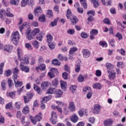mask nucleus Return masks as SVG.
I'll use <instances>...</instances> for the list:
<instances>
[{
    "label": "nucleus",
    "instance_id": "nucleus-1",
    "mask_svg": "<svg viewBox=\"0 0 126 126\" xmlns=\"http://www.w3.org/2000/svg\"><path fill=\"white\" fill-rule=\"evenodd\" d=\"M11 37L13 43L15 44V45H17L18 41L19 40V32H13Z\"/></svg>",
    "mask_w": 126,
    "mask_h": 126
},
{
    "label": "nucleus",
    "instance_id": "nucleus-2",
    "mask_svg": "<svg viewBox=\"0 0 126 126\" xmlns=\"http://www.w3.org/2000/svg\"><path fill=\"white\" fill-rule=\"evenodd\" d=\"M34 94L31 93H29L26 94V95L23 96L24 101L25 104L29 103L31 101L32 98H33Z\"/></svg>",
    "mask_w": 126,
    "mask_h": 126
},
{
    "label": "nucleus",
    "instance_id": "nucleus-3",
    "mask_svg": "<svg viewBox=\"0 0 126 126\" xmlns=\"http://www.w3.org/2000/svg\"><path fill=\"white\" fill-rule=\"evenodd\" d=\"M13 77L14 78V83L15 84V87L16 88L21 87L23 84V83L18 81V74H14L13 75Z\"/></svg>",
    "mask_w": 126,
    "mask_h": 126
},
{
    "label": "nucleus",
    "instance_id": "nucleus-4",
    "mask_svg": "<svg viewBox=\"0 0 126 126\" xmlns=\"http://www.w3.org/2000/svg\"><path fill=\"white\" fill-rule=\"evenodd\" d=\"M26 38L29 40V41H31V40H33V39H34L35 35L32 33V31H31L30 29H28L26 30Z\"/></svg>",
    "mask_w": 126,
    "mask_h": 126
},
{
    "label": "nucleus",
    "instance_id": "nucleus-5",
    "mask_svg": "<svg viewBox=\"0 0 126 126\" xmlns=\"http://www.w3.org/2000/svg\"><path fill=\"white\" fill-rule=\"evenodd\" d=\"M42 120V113L40 112L38 115L35 116L33 119H31V121L33 125H36L37 122H40Z\"/></svg>",
    "mask_w": 126,
    "mask_h": 126
},
{
    "label": "nucleus",
    "instance_id": "nucleus-6",
    "mask_svg": "<svg viewBox=\"0 0 126 126\" xmlns=\"http://www.w3.org/2000/svg\"><path fill=\"white\" fill-rule=\"evenodd\" d=\"M87 14L89 15V17L88 18V20L89 22H91V21H94V15H95V11L94 10H91L88 11L87 13Z\"/></svg>",
    "mask_w": 126,
    "mask_h": 126
},
{
    "label": "nucleus",
    "instance_id": "nucleus-7",
    "mask_svg": "<svg viewBox=\"0 0 126 126\" xmlns=\"http://www.w3.org/2000/svg\"><path fill=\"white\" fill-rule=\"evenodd\" d=\"M17 118L21 120V123L22 124H23V125H24V124H25V116H22V113H21V111L17 112Z\"/></svg>",
    "mask_w": 126,
    "mask_h": 126
},
{
    "label": "nucleus",
    "instance_id": "nucleus-8",
    "mask_svg": "<svg viewBox=\"0 0 126 126\" xmlns=\"http://www.w3.org/2000/svg\"><path fill=\"white\" fill-rule=\"evenodd\" d=\"M108 73H109V78L110 80H114L116 78V72L113 70H108Z\"/></svg>",
    "mask_w": 126,
    "mask_h": 126
},
{
    "label": "nucleus",
    "instance_id": "nucleus-9",
    "mask_svg": "<svg viewBox=\"0 0 126 126\" xmlns=\"http://www.w3.org/2000/svg\"><path fill=\"white\" fill-rule=\"evenodd\" d=\"M58 69L52 68L51 69V71L48 72V76L50 78H54L55 77V73H57Z\"/></svg>",
    "mask_w": 126,
    "mask_h": 126
},
{
    "label": "nucleus",
    "instance_id": "nucleus-10",
    "mask_svg": "<svg viewBox=\"0 0 126 126\" xmlns=\"http://www.w3.org/2000/svg\"><path fill=\"white\" fill-rule=\"evenodd\" d=\"M33 13L35 16H39L40 15L41 13H42V9L41 7H38L34 9Z\"/></svg>",
    "mask_w": 126,
    "mask_h": 126
},
{
    "label": "nucleus",
    "instance_id": "nucleus-11",
    "mask_svg": "<svg viewBox=\"0 0 126 126\" xmlns=\"http://www.w3.org/2000/svg\"><path fill=\"white\" fill-rule=\"evenodd\" d=\"M20 68L22 71H25V72H29L30 68L28 66H26L22 64V62L20 63Z\"/></svg>",
    "mask_w": 126,
    "mask_h": 126
},
{
    "label": "nucleus",
    "instance_id": "nucleus-12",
    "mask_svg": "<svg viewBox=\"0 0 126 126\" xmlns=\"http://www.w3.org/2000/svg\"><path fill=\"white\" fill-rule=\"evenodd\" d=\"M83 55L84 58L85 59H87V58H89L90 57V55H91V53H90V51L87 49H84L82 51Z\"/></svg>",
    "mask_w": 126,
    "mask_h": 126
},
{
    "label": "nucleus",
    "instance_id": "nucleus-13",
    "mask_svg": "<svg viewBox=\"0 0 126 126\" xmlns=\"http://www.w3.org/2000/svg\"><path fill=\"white\" fill-rule=\"evenodd\" d=\"M98 34V30H92L90 32V38L92 40H94L95 38L94 36H96Z\"/></svg>",
    "mask_w": 126,
    "mask_h": 126
},
{
    "label": "nucleus",
    "instance_id": "nucleus-14",
    "mask_svg": "<svg viewBox=\"0 0 126 126\" xmlns=\"http://www.w3.org/2000/svg\"><path fill=\"white\" fill-rule=\"evenodd\" d=\"M32 45L34 47V49L38 50L40 47V42H38L37 40H33L32 42Z\"/></svg>",
    "mask_w": 126,
    "mask_h": 126
},
{
    "label": "nucleus",
    "instance_id": "nucleus-15",
    "mask_svg": "<svg viewBox=\"0 0 126 126\" xmlns=\"http://www.w3.org/2000/svg\"><path fill=\"white\" fill-rule=\"evenodd\" d=\"M36 70L40 69V70H45L46 69V65L45 64H38V66L36 67Z\"/></svg>",
    "mask_w": 126,
    "mask_h": 126
},
{
    "label": "nucleus",
    "instance_id": "nucleus-16",
    "mask_svg": "<svg viewBox=\"0 0 126 126\" xmlns=\"http://www.w3.org/2000/svg\"><path fill=\"white\" fill-rule=\"evenodd\" d=\"M101 110V106L98 104H95L94 105V113L95 114H98Z\"/></svg>",
    "mask_w": 126,
    "mask_h": 126
},
{
    "label": "nucleus",
    "instance_id": "nucleus-17",
    "mask_svg": "<svg viewBox=\"0 0 126 126\" xmlns=\"http://www.w3.org/2000/svg\"><path fill=\"white\" fill-rule=\"evenodd\" d=\"M55 94L56 98H60L63 95V91L61 90H56Z\"/></svg>",
    "mask_w": 126,
    "mask_h": 126
},
{
    "label": "nucleus",
    "instance_id": "nucleus-18",
    "mask_svg": "<svg viewBox=\"0 0 126 126\" xmlns=\"http://www.w3.org/2000/svg\"><path fill=\"white\" fill-rule=\"evenodd\" d=\"M69 109L72 112L75 111V105H74V103L73 102L70 101L69 103Z\"/></svg>",
    "mask_w": 126,
    "mask_h": 126
},
{
    "label": "nucleus",
    "instance_id": "nucleus-19",
    "mask_svg": "<svg viewBox=\"0 0 126 126\" xmlns=\"http://www.w3.org/2000/svg\"><path fill=\"white\" fill-rule=\"evenodd\" d=\"M70 121L73 123H76L78 121V116L76 114H73L70 117Z\"/></svg>",
    "mask_w": 126,
    "mask_h": 126
},
{
    "label": "nucleus",
    "instance_id": "nucleus-20",
    "mask_svg": "<svg viewBox=\"0 0 126 126\" xmlns=\"http://www.w3.org/2000/svg\"><path fill=\"white\" fill-rule=\"evenodd\" d=\"M12 46L8 45H5L4 47V51H6V52H8V53H11V51H12Z\"/></svg>",
    "mask_w": 126,
    "mask_h": 126
},
{
    "label": "nucleus",
    "instance_id": "nucleus-21",
    "mask_svg": "<svg viewBox=\"0 0 126 126\" xmlns=\"http://www.w3.org/2000/svg\"><path fill=\"white\" fill-rule=\"evenodd\" d=\"M7 10H4V9H0V17L2 19V17H4V16H6V12Z\"/></svg>",
    "mask_w": 126,
    "mask_h": 126
},
{
    "label": "nucleus",
    "instance_id": "nucleus-22",
    "mask_svg": "<svg viewBox=\"0 0 126 126\" xmlns=\"http://www.w3.org/2000/svg\"><path fill=\"white\" fill-rule=\"evenodd\" d=\"M70 19L71 22V24H73L74 25L75 24H76L77 22H78V19L76 16H72Z\"/></svg>",
    "mask_w": 126,
    "mask_h": 126
},
{
    "label": "nucleus",
    "instance_id": "nucleus-23",
    "mask_svg": "<svg viewBox=\"0 0 126 126\" xmlns=\"http://www.w3.org/2000/svg\"><path fill=\"white\" fill-rule=\"evenodd\" d=\"M33 89L38 93V94H42L41 88L38 87L36 84H33Z\"/></svg>",
    "mask_w": 126,
    "mask_h": 126
},
{
    "label": "nucleus",
    "instance_id": "nucleus-24",
    "mask_svg": "<svg viewBox=\"0 0 126 126\" xmlns=\"http://www.w3.org/2000/svg\"><path fill=\"white\" fill-rule=\"evenodd\" d=\"M113 124V122L111 119H107L104 122V125L105 126H111Z\"/></svg>",
    "mask_w": 126,
    "mask_h": 126
},
{
    "label": "nucleus",
    "instance_id": "nucleus-25",
    "mask_svg": "<svg viewBox=\"0 0 126 126\" xmlns=\"http://www.w3.org/2000/svg\"><path fill=\"white\" fill-rule=\"evenodd\" d=\"M19 1H20V0H10V2L12 5L17 6L19 4Z\"/></svg>",
    "mask_w": 126,
    "mask_h": 126
},
{
    "label": "nucleus",
    "instance_id": "nucleus-26",
    "mask_svg": "<svg viewBox=\"0 0 126 126\" xmlns=\"http://www.w3.org/2000/svg\"><path fill=\"white\" fill-rule=\"evenodd\" d=\"M93 88L97 89H101L102 88V86L101 84L98 83H94L93 85Z\"/></svg>",
    "mask_w": 126,
    "mask_h": 126
},
{
    "label": "nucleus",
    "instance_id": "nucleus-27",
    "mask_svg": "<svg viewBox=\"0 0 126 126\" xmlns=\"http://www.w3.org/2000/svg\"><path fill=\"white\" fill-rule=\"evenodd\" d=\"M1 86L3 90H6V81L5 80L1 81Z\"/></svg>",
    "mask_w": 126,
    "mask_h": 126
},
{
    "label": "nucleus",
    "instance_id": "nucleus-28",
    "mask_svg": "<svg viewBox=\"0 0 126 126\" xmlns=\"http://www.w3.org/2000/svg\"><path fill=\"white\" fill-rule=\"evenodd\" d=\"M56 89L50 88L48 89L46 92L47 94H54V93H56Z\"/></svg>",
    "mask_w": 126,
    "mask_h": 126
},
{
    "label": "nucleus",
    "instance_id": "nucleus-29",
    "mask_svg": "<svg viewBox=\"0 0 126 126\" xmlns=\"http://www.w3.org/2000/svg\"><path fill=\"white\" fill-rule=\"evenodd\" d=\"M46 37L47 43H52V41H53V36L50 34H48L46 35Z\"/></svg>",
    "mask_w": 126,
    "mask_h": 126
},
{
    "label": "nucleus",
    "instance_id": "nucleus-30",
    "mask_svg": "<svg viewBox=\"0 0 126 126\" xmlns=\"http://www.w3.org/2000/svg\"><path fill=\"white\" fill-rule=\"evenodd\" d=\"M17 52H18V56L19 57V60L20 61H22V60H21V56H23V53L22 52V50L20 48H18Z\"/></svg>",
    "mask_w": 126,
    "mask_h": 126
},
{
    "label": "nucleus",
    "instance_id": "nucleus-31",
    "mask_svg": "<svg viewBox=\"0 0 126 126\" xmlns=\"http://www.w3.org/2000/svg\"><path fill=\"white\" fill-rule=\"evenodd\" d=\"M80 2L83 6L84 8L85 9H87V3H86V0H80Z\"/></svg>",
    "mask_w": 126,
    "mask_h": 126
},
{
    "label": "nucleus",
    "instance_id": "nucleus-32",
    "mask_svg": "<svg viewBox=\"0 0 126 126\" xmlns=\"http://www.w3.org/2000/svg\"><path fill=\"white\" fill-rule=\"evenodd\" d=\"M22 112L25 114H28V113H29V106H28V105H26L24 107Z\"/></svg>",
    "mask_w": 126,
    "mask_h": 126
},
{
    "label": "nucleus",
    "instance_id": "nucleus-33",
    "mask_svg": "<svg viewBox=\"0 0 126 126\" xmlns=\"http://www.w3.org/2000/svg\"><path fill=\"white\" fill-rule=\"evenodd\" d=\"M25 47L26 48V49H28V50H33V47L30 44V43H27L25 44Z\"/></svg>",
    "mask_w": 126,
    "mask_h": 126
},
{
    "label": "nucleus",
    "instance_id": "nucleus-34",
    "mask_svg": "<svg viewBox=\"0 0 126 126\" xmlns=\"http://www.w3.org/2000/svg\"><path fill=\"white\" fill-rule=\"evenodd\" d=\"M49 86V84H48V82H44L42 84H41V88L42 90H46V88Z\"/></svg>",
    "mask_w": 126,
    "mask_h": 126
},
{
    "label": "nucleus",
    "instance_id": "nucleus-35",
    "mask_svg": "<svg viewBox=\"0 0 126 126\" xmlns=\"http://www.w3.org/2000/svg\"><path fill=\"white\" fill-rule=\"evenodd\" d=\"M92 2H93L94 6L95 8L99 6V0H92Z\"/></svg>",
    "mask_w": 126,
    "mask_h": 126
},
{
    "label": "nucleus",
    "instance_id": "nucleus-36",
    "mask_svg": "<svg viewBox=\"0 0 126 126\" xmlns=\"http://www.w3.org/2000/svg\"><path fill=\"white\" fill-rule=\"evenodd\" d=\"M66 17L68 19H71V17H72V15H71V11L69 9L67 10Z\"/></svg>",
    "mask_w": 126,
    "mask_h": 126
},
{
    "label": "nucleus",
    "instance_id": "nucleus-37",
    "mask_svg": "<svg viewBox=\"0 0 126 126\" xmlns=\"http://www.w3.org/2000/svg\"><path fill=\"white\" fill-rule=\"evenodd\" d=\"M22 105V103H21V102L18 101L15 102V107L18 110H20V109L21 108Z\"/></svg>",
    "mask_w": 126,
    "mask_h": 126
},
{
    "label": "nucleus",
    "instance_id": "nucleus-38",
    "mask_svg": "<svg viewBox=\"0 0 126 126\" xmlns=\"http://www.w3.org/2000/svg\"><path fill=\"white\" fill-rule=\"evenodd\" d=\"M46 15L49 18H52V17H53V11H52V10H48L47 11Z\"/></svg>",
    "mask_w": 126,
    "mask_h": 126
},
{
    "label": "nucleus",
    "instance_id": "nucleus-39",
    "mask_svg": "<svg viewBox=\"0 0 126 126\" xmlns=\"http://www.w3.org/2000/svg\"><path fill=\"white\" fill-rule=\"evenodd\" d=\"M28 2H29V0H23L21 1V5L23 7H24V6H26Z\"/></svg>",
    "mask_w": 126,
    "mask_h": 126
},
{
    "label": "nucleus",
    "instance_id": "nucleus-40",
    "mask_svg": "<svg viewBox=\"0 0 126 126\" xmlns=\"http://www.w3.org/2000/svg\"><path fill=\"white\" fill-rule=\"evenodd\" d=\"M59 84V81H58L57 79H55L53 80L52 82V86H54V87H57V86Z\"/></svg>",
    "mask_w": 126,
    "mask_h": 126
},
{
    "label": "nucleus",
    "instance_id": "nucleus-41",
    "mask_svg": "<svg viewBox=\"0 0 126 126\" xmlns=\"http://www.w3.org/2000/svg\"><path fill=\"white\" fill-rule=\"evenodd\" d=\"M53 64L54 65H61V63L57 59H54L52 61Z\"/></svg>",
    "mask_w": 126,
    "mask_h": 126
},
{
    "label": "nucleus",
    "instance_id": "nucleus-42",
    "mask_svg": "<svg viewBox=\"0 0 126 126\" xmlns=\"http://www.w3.org/2000/svg\"><path fill=\"white\" fill-rule=\"evenodd\" d=\"M44 63V58L43 56L39 57L38 59V64H41Z\"/></svg>",
    "mask_w": 126,
    "mask_h": 126
},
{
    "label": "nucleus",
    "instance_id": "nucleus-43",
    "mask_svg": "<svg viewBox=\"0 0 126 126\" xmlns=\"http://www.w3.org/2000/svg\"><path fill=\"white\" fill-rule=\"evenodd\" d=\"M61 85L62 89H65V88H66L67 87L66 82L63 81H61Z\"/></svg>",
    "mask_w": 126,
    "mask_h": 126
},
{
    "label": "nucleus",
    "instance_id": "nucleus-44",
    "mask_svg": "<svg viewBox=\"0 0 126 126\" xmlns=\"http://www.w3.org/2000/svg\"><path fill=\"white\" fill-rule=\"evenodd\" d=\"M77 51V48L76 47H72L70 48V51H69V54L70 55H72L74 54L75 52H76Z\"/></svg>",
    "mask_w": 126,
    "mask_h": 126
},
{
    "label": "nucleus",
    "instance_id": "nucleus-45",
    "mask_svg": "<svg viewBox=\"0 0 126 126\" xmlns=\"http://www.w3.org/2000/svg\"><path fill=\"white\" fill-rule=\"evenodd\" d=\"M9 8H7V12L6 13V16H8V17H13L14 15L13 14H11L9 13Z\"/></svg>",
    "mask_w": 126,
    "mask_h": 126
},
{
    "label": "nucleus",
    "instance_id": "nucleus-46",
    "mask_svg": "<svg viewBox=\"0 0 126 126\" xmlns=\"http://www.w3.org/2000/svg\"><path fill=\"white\" fill-rule=\"evenodd\" d=\"M77 87L76 86H73V85H71L70 87V90L72 92V93H74V92H75V90H76Z\"/></svg>",
    "mask_w": 126,
    "mask_h": 126
},
{
    "label": "nucleus",
    "instance_id": "nucleus-47",
    "mask_svg": "<svg viewBox=\"0 0 126 126\" xmlns=\"http://www.w3.org/2000/svg\"><path fill=\"white\" fill-rule=\"evenodd\" d=\"M12 72H13V75L14 74H17V73L19 72V68H18V67H16L15 68L13 69Z\"/></svg>",
    "mask_w": 126,
    "mask_h": 126
},
{
    "label": "nucleus",
    "instance_id": "nucleus-48",
    "mask_svg": "<svg viewBox=\"0 0 126 126\" xmlns=\"http://www.w3.org/2000/svg\"><path fill=\"white\" fill-rule=\"evenodd\" d=\"M34 35H36V34H38L40 32V29L39 28L34 29L32 31Z\"/></svg>",
    "mask_w": 126,
    "mask_h": 126
},
{
    "label": "nucleus",
    "instance_id": "nucleus-49",
    "mask_svg": "<svg viewBox=\"0 0 126 126\" xmlns=\"http://www.w3.org/2000/svg\"><path fill=\"white\" fill-rule=\"evenodd\" d=\"M27 25V22H24L23 25L19 28V29L21 32H22V30L24 29V26H26Z\"/></svg>",
    "mask_w": 126,
    "mask_h": 126
},
{
    "label": "nucleus",
    "instance_id": "nucleus-50",
    "mask_svg": "<svg viewBox=\"0 0 126 126\" xmlns=\"http://www.w3.org/2000/svg\"><path fill=\"white\" fill-rule=\"evenodd\" d=\"M57 23H58V19H56L54 21L50 23V25L51 26H52V27H54V26H57Z\"/></svg>",
    "mask_w": 126,
    "mask_h": 126
},
{
    "label": "nucleus",
    "instance_id": "nucleus-51",
    "mask_svg": "<svg viewBox=\"0 0 126 126\" xmlns=\"http://www.w3.org/2000/svg\"><path fill=\"white\" fill-rule=\"evenodd\" d=\"M38 20L40 22H44L45 20H46V17H45V15L39 17Z\"/></svg>",
    "mask_w": 126,
    "mask_h": 126
},
{
    "label": "nucleus",
    "instance_id": "nucleus-52",
    "mask_svg": "<svg viewBox=\"0 0 126 126\" xmlns=\"http://www.w3.org/2000/svg\"><path fill=\"white\" fill-rule=\"evenodd\" d=\"M57 113L55 111H52L51 113V119H57Z\"/></svg>",
    "mask_w": 126,
    "mask_h": 126
},
{
    "label": "nucleus",
    "instance_id": "nucleus-53",
    "mask_svg": "<svg viewBox=\"0 0 126 126\" xmlns=\"http://www.w3.org/2000/svg\"><path fill=\"white\" fill-rule=\"evenodd\" d=\"M106 66L109 69H112L114 67V65H113V64L110 63H106Z\"/></svg>",
    "mask_w": 126,
    "mask_h": 126
},
{
    "label": "nucleus",
    "instance_id": "nucleus-54",
    "mask_svg": "<svg viewBox=\"0 0 126 126\" xmlns=\"http://www.w3.org/2000/svg\"><path fill=\"white\" fill-rule=\"evenodd\" d=\"M15 93H16V92L14 91L10 93L9 94V96L11 98H15Z\"/></svg>",
    "mask_w": 126,
    "mask_h": 126
},
{
    "label": "nucleus",
    "instance_id": "nucleus-55",
    "mask_svg": "<svg viewBox=\"0 0 126 126\" xmlns=\"http://www.w3.org/2000/svg\"><path fill=\"white\" fill-rule=\"evenodd\" d=\"M75 31L73 29H69L67 31V33L69 34V35H73L74 34Z\"/></svg>",
    "mask_w": 126,
    "mask_h": 126
},
{
    "label": "nucleus",
    "instance_id": "nucleus-56",
    "mask_svg": "<svg viewBox=\"0 0 126 126\" xmlns=\"http://www.w3.org/2000/svg\"><path fill=\"white\" fill-rule=\"evenodd\" d=\"M99 45L101 46V47H103L104 48H106L107 47V43L105 41H100L99 42Z\"/></svg>",
    "mask_w": 126,
    "mask_h": 126
},
{
    "label": "nucleus",
    "instance_id": "nucleus-57",
    "mask_svg": "<svg viewBox=\"0 0 126 126\" xmlns=\"http://www.w3.org/2000/svg\"><path fill=\"white\" fill-rule=\"evenodd\" d=\"M78 80L79 82H83V81H84V77L82 75H80L78 77Z\"/></svg>",
    "mask_w": 126,
    "mask_h": 126
},
{
    "label": "nucleus",
    "instance_id": "nucleus-58",
    "mask_svg": "<svg viewBox=\"0 0 126 126\" xmlns=\"http://www.w3.org/2000/svg\"><path fill=\"white\" fill-rule=\"evenodd\" d=\"M50 121L53 125H56L58 123V120L57 118H51Z\"/></svg>",
    "mask_w": 126,
    "mask_h": 126
},
{
    "label": "nucleus",
    "instance_id": "nucleus-59",
    "mask_svg": "<svg viewBox=\"0 0 126 126\" xmlns=\"http://www.w3.org/2000/svg\"><path fill=\"white\" fill-rule=\"evenodd\" d=\"M116 37L119 39V40H122L123 39V35H122V33L120 32H118L116 35Z\"/></svg>",
    "mask_w": 126,
    "mask_h": 126
},
{
    "label": "nucleus",
    "instance_id": "nucleus-60",
    "mask_svg": "<svg viewBox=\"0 0 126 126\" xmlns=\"http://www.w3.org/2000/svg\"><path fill=\"white\" fill-rule=\"evenodd\" d=\"M36 39L38 40V41H40V42L42 41V40H43V36H42V34H39L38 35H37Z\"/></svg>",
    "mask_w": 126,
    "mask_h": 126
},
{
    "label": "nucleus",
    "instance_id": "nucleus-61",
    "mask_svg": "<svg viewBox=\"0 0 126 126\" xmlns=\"http://www.w3.org/2000/svg\"><path fill=\"white\" fill-rule=\"evenodd\" d=\"M79 70H80V63H77V67L75 68L76 72H79Z\"/></svg>",
    "mask_w": 126,
    "mask_h": 126
},
{
    "label": "nucleus",
    "instance_id": "nucleus-62",
    "mask_svg": "<svg viewBox=\"0 0 126 126\" xmlns=\"http://www.w3.org/2000/svg\"><path fill=\"white\" fill-rule=\"evenodd\" d=\"M81 36L82 38H84V39H86V38H87L88 37V34H87V33H86L84 32H83L81 34Z\"/></svg>",
    "mask_w": 126,
    "mask_h": 126
},
{
    "label": "nucleus",
    "instance_id": "nucleus-63",
    "mask_svg": "<svg viewBox=\"0 0 126 126\" xmlns=\"http://www.w3.org/2000/svg\"><path fill=\"white\" fill-rule=\"evenodd\" d=\"M8 85H9V87H11V86H12V85H13V83L12 82V80L10 79H8Z\"/></svg>",
    "mask_w": 126,
    "mask_h": 126
},
{
    "label": "nucleus",
    "instance_id": "nucleus-64",
    "mask_svg": "<svg viewBox=\"0 0 126 126\" xmlns=\"http://www.w3.org/2000/svg\"><path fill=\"white\" fill-rule=\"evenodd\" d=\"M101 72L100 70H97L95 72V75L97 76L98 77H99V76H101Z\"/></svg>",
    "mask_w": 126,
    "mask_h": 126
}]
</instances>
